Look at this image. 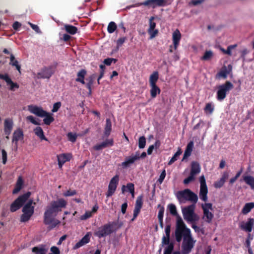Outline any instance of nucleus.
Returning <instances> with one entry per match:
<instances>
[{
    "label": "nucleus",
    "mask_w": 254,
    "mask_h": 254,
    "mask_svg": "<svg viewBox=\"0 0 254 254\" xmlns=\"http://www.w3.org/2000/svg\"><path fill=\"white\" fill-rule=\"evenodd\" d=\"M67 202L64 198H59L52 201L46 208L44 213L43 223L48 225L49 230L53 229L61 223V221L55 218L58 213L65 208Z\"/></svg>",
    "instance_id": "f257e3e1"
},
{
    "label": "nucleus",
    "mask_w": 254,
    "mask_h": 254,
    "mask_svg": "<svg viewBox=\"0 0 254 254\" xmlns=\"http://www.w3.org/2000/svg\"><path fill=\"white\" fill-rule=\"evenodd\" d=\"M177 197L181 202H185L184 200H187L192 202L194 204L197 202L198 200L197 195L188 189L179 191L177 192Z\"/></svg>",
    "instance_id": "f03ea898"
},
{
    "label": "nucleus",
    "mask_w": 254,
    "mask_h": 254,
    "mask_svg": "<svg viewBox=\"0 0 254 254\" xmlns=\"http://www.w3.org/2000/svg\"><path fill=\"white\" fill-rule=\"evenodd\" d=\"M167 4V0H146L143 2H138L134 4L127 6L126 7V9H130L132 7H138L142 5L151 7L154 8L157 6H165Z\"/></svg>",
    "instance_id": "7ed1b4c3"
},
{
    "label": "nucleus",
    "mask_w": 254,
    "mask_h": 254,
    "mask_svg": "<svg viewBox=\"0 0 254 254\" xmlns=\"http://www.w3.org/2000/svg\"><path fill=\"white\" fill-rule=\"evenodd\" d=\"M190 233V229L187 228L182 219L180 217L177 218V226L175 230V238L177 242L180 243L182 240L183 235Z\"/></svg>",
    "instance_id": "20e7f679"
},
{
    "label": "nucleus",
    "mask_w": 254,
    "mask_h": 254,
    "mask_svg": "<svg viewBox=\"0 0 254 254\" xmlns=\"http://www.w3.org/2000/svg\"><path fill=\"white\" fill-rule=\"evenodd\" d=\"M116 225L115 222H109L100 227L94 232L95 236L99 238L106 237L114 232V226Z\"/></svg>",
    "instance_id": "39448f33"
},
{
    "label": "nucleus",
    "mask_w": 254,
    "mask_h": 254,
    "mask_svg": "<svg viewBox=\"0 0 254 254\" xmlns=\"http://www.w3.org/2000/svg\"><path fill=\"white\" fill-rule=\"evenodd\" d=\"M183 241L182 244V253L189 254L193 248L194 242L193 241L190 233L183 235Z\"/></svg>",
    "instance_id": "423d86ee"
},
{
    "label": "nucleus",
    "mask_w": 254,
    "mask_h": 254,
    "mask_svg": "<svg viewBox=\"0 0 254 254\" xmlns=\"http://www.w3.org/2000/svg\"><path fill=\"white\" fill-rule=\"evenodd\" d=\"M195 204H192L182 209L184 219L187 221L193 222L198 220V217L194 213Z\"/></svg>",
    "instance_id": "0eeeda50"
},
{
    "label": "nucleus",
    "mask_w": 254,
    "mask_h": 254,
    "mask_svg": "<svg viewBox=\"0 0 254 254\" xmlns=\"http://www.w3.org/2000/svg\"><path fill=\"white\" fill-rule=\"evenodd\" d=\"M31 195V192L28 191L26 193L20 195L16 198L10 205V210L11 212H15L21 208L29 198Z\"/></svg>",
    "instance_id": "6e6552de"
},
{
    "label": "nucleus",
    "mask_w": 254,
    "mask_h": 254,
    "mask_svg": "<svg viewBox=\"0 0 254 254\" xmlns=\"http://www.w3.org/2000/svg\"><path fill=\"white\" fill-rule=\"evenodd\" d=\"M200 190L199 193L200 198L204 201L202 204V208L203 211V218L206 217V184L204 176L200 177Z\"/></svg>",
    "instance_id": "1a4fd4ad"
},
{
    "label": "nucleus",
    "mask_w": 254,
    "mask_h": 254,
    "mask_svg": "<svg viewBox=\"0 0 254 254\" xmlns=\"http://www.w3.org/2000/svg\"><path fill=\"white\" fill-rule=\"evenodd\" d=\"M233 85L230 81H227L225 84L219 86L217 92V100L220 101L223 100L227 93L233 89Z\"/></svg>",
    "instance_id": "9d476101"
},
{
    "label": "nucleus",
    "mask_w": 254,
    "mask_h": 254,
    "mask_svg": "<svg viewBox=\"0 0 254 254\" xmlns=\"http://www.w3.org/2000/svg\"><path fill=\"white\" fill-rule=\"evenodd\" d=\"M200 172V167L199 163L197 162L193 161L191 163V169L190 176L184 179L183 182L185 184H188L190 182L193 181L195 179V176Z\"/></svg>",
    "instance_id": "9b49d317"
},
{
    "label": "nucleus",
    "mask_w": 254,
    "mask_h": 254,
    "mask_svg": "<svg viewBox=\"0 0 254 254\" xmlns=\"http://www.w3.org/2000/svg\"><path fill=\"white\" fill-rule=\"evenodd\" d=\"M162 246L167 245L165 248L163 254H180L179 251L173 252L174 248V244L170 241V236H164L162 239Z\"/></svg>",
    "instance_id": "f8f14e48"
},
{
    "label": "nucleus",
    "mask_w": 254,
    "mask_h": 254,
    "mask_svg": "<svg viewBox=\"0 0 254 254\" xmlns=\"http://www.w3.org/2000/svg\"><path fill=\"white\" fill-rule=\"evenodd\" d=\"M119 182V176L115 175L113 177L109 182L108 191L106 194V196L109 197L112 196L116 190L117 186Z\"/></svg>",
    "instance_id": "ddd939ff"
},
{
    "label": "nucleus",
    "mask_w": 254,
    "mask_h": 254,
    "mask_svg": "<svg viewBox=\"0 0 254 254\" xmlns=\"http://www.w3.org/2000/svg\"><path fill=\"white\" fill-rule=\"evenodd\" d=\"M239 227L241 230L250 233L254 227V219L249 218L247 221H242L239 223Z\"/></svg>",
    "instance_id": "4468645a"
},
{
    "label": "nucleus",
    "mask_w": 254,
    "mask_h": 254,
    "mask_svg": "<svg viewBox=\"0 0 254 254\" xmlns=\"http://www.w3.org/2000/svg\"><path fill=\"white\" fill-rule=\"evenodd\" d=\"M28 110L30 113L41 118L47 114V112L44 111L41 107L35 105L28 106Z\"/></svg>",
    "instance_id": "2eb2a0df"
},
{
    "label": "nucleus",
    "mask_w": 254,
    "mask_h": 254,
    "mask_svg": "<svg viewBox=\"0 0 254 254\" xmlns=\"http://www.w3.org/2000/svg\"><path fill=\"white\" fill-rule=\"evenodd\" d=\"M24 138V134L21 128H18L15 130L13 133L12 142L15 145L17 146L18 141H22Z\"/></svg>",
    "instance_id": "dca6fc26"
},
{
    "label": "nucleus",
    "mask_w": 254,
    "mask_h": 254,
    "mask_svg": "<svg viewBox=\"0 0 254 254\" xmlns=\"http://www.w3.org/2000/svg\"><path fill=\"white\" fill-rule=\"evenodd\" d=\"M54 70L52 66L45 67L42 69L40 72L38 73V75L42 78L49 79L54 74Z\"/></svg>",
    "instance_id": "f3484780"
},
{
    "label": "nucleus",
    "mask_w": 254,
    "mask_h": 254,
    "mask_svg": "<svg viewBox=\"0 0 254 254\" xmlns=\"http://www.w3.org/2000/svg\"><path fill=\"white\" fill-rule=\"evenodd\" d=\"M154 17L152 16L149 19V27L148 29V33L150 35V39L154 38L158 33V30L155 29L156 23L153 21Z\"/></svg>",
    "instance_id": "a211bd4d"
},
{
    "label": "nucleus",
    "mask_w": 254,
    "mask_h": 254,
    "mask_svg": "<svg viewBox=\"0 0 254 254\" xmlns=\"http://www.w3.org/2000/svg\"><path fill=\"white\" fill-rule=\"evenodd\" d=\"M0 79L4 80L7 85H10L9 89L11 91H14L15 88L18 89L19 87L17 83L13 82L7 74H2L0 73Z\"/></svg>",
    "instance_id": "6ab92c4d"
},
{
    "label": "nucleus",
    "mask_w": 254,
    "mask_h": 254,
    "mask_svg": "<svg viewBox=\"0 0 254 254\" xmlns=\"http://www.w3.org/2000/svg\"><path fill=\"white\" fill-rule=\"evenodd\" d=\"M13 123L12 119H6L4 121V132L6 135V138H9V135L10 134L13 128Z\"/></svg>",
    "instance_id": "aec40b11"
},
{
    "label": "nucleus",
    "mask_w": 254,
    "mask_h": 254,
    "mask_svg": "<svg viewBox=\"0 0 254 254\" xmlns=\"http://www.w3.org/2000/svg\"><path fill=\"white\" fill-rule=\"evenodd\" d=\"M114 145V140L113 138L106 139L105 141L100 144H96L93 148L95 150H100L103 148L108 146H112Z\"/></svg>",
    "instance_id": "412c9836"
},
{
    "label": "nucleus",
    "mask_w": 254,
    "mask_h": 254,
    "mask_svg": "<svg viewBox=\"0 0 254 254\" xmlns=\"http://www.w3.org/2000/svg\"><path fill=\"white\" fill-rule=\"evenodd\" d=\"M172 38L174 49L175 50H176L181 39V34L179 30L177 29L173 33Z\"/></svg>",
    "instance_id": "4be33fe9"
},
{
    "label": "nucleus",
    "mask_w": 254,
    "mask_h": 254,
    "mask_svg": "<svg viewBox=\"0 0 254 254\" xmlns=\"http://www.w3.org/2000/svg\"><path fill=\"white\" fill-rule=\"evenodd\" d=\"M136 161V158H133L131 155H130L125 158V161L121 163V166L123 169H127L130 167Z\"/></svg>",
    "instance_id": "5701e85b"
},
{
    "label": "nucleus",
    "mask_w": 254,
    "mask_h": 254,
    "mask_svg": "<svg viewBox=\"0 0 254 254\" xmlns=\"http://www.w3.org/2000/svg\"><path fill=\"white\" fill-rule=\"evenodd\" d=\"M32 203L33 200H29L23 206L22 208L23 213L32 215L34 212V207L32 206Z\"/></svg>",
    "instance_id": "b1692460"
},
{
    "label": "nucleus",
    "mask_w": 254,
    "mask_h": 254,
    "mask_svg": "<svg viewBox=\"0 0 254 254\" xmlns=\"http://www.w3.org/2000/svg\"><path fill=\"white\" fill-rule=\"evenodd\" d=\"M90 241V236L88 234L85 235L74 247V249H78L80 247L87 244Z\"/></svg>",
    "instance_id": "393cba45"
},
{
    "label": "nucleus",
    "mask_w": 254,
    "mask_h": 254,
    "mask_svg": "<svg viewBox=\"0 0 254 254\" xmlns=\"http://www.w3.org/2000/svg\"><path fill=\"white\" fill-rule=\"evenodd\" d=\"M232 66L229 64L227 66H224L221 70L219 72L218 76L219 77L225 78L232 70Z\"/></svg>",
    "instance_id": "a878e982"
},
{
    "label": "nucleus",
    "mask_w": 254,
    "mask_h": 254,
    "mask_svg": "<svg viewBox=\"0 0 254 254\" xmlns=\"http://www.w3.org/2000/svg\"><path fill=\"white\" fill-rule=\"evenodd\" d=\"M112 130V122L109 119L106 120V125L105 127V130L104 132V137H108Z\"/></svg>",
    "instance_id": "bb28decb"
},
{
    "label": "nucleus",
    "mask_w": 254,
    "mask_h": 254,
    "mask_svg": "<svg viewBox=\"0 0 254 254\" xmlns=\"http://www.w3.org/2000/svg\"><path fill=\"white\" fill-rule=\"evenodd\" d=\"M34 133L41 139L48 141V139L45 137L44 131L40 127H37L34 129Z\"/></svg>",
    "instance_id": "cd10ccee"
},
{
    "label": "nucleus",
    "mask_w": 254,
    "mask_h": 254,
    "mask_svg": "<svg viewBox=\"0 0 254 254\" xmlns=\"http://www.w3.org/2000/svg\"><path fill=\"white\" fill-rule=\"evenodd\" d=\"M86 73L87 72L86 70L84 69H81L77 74V77L75 79L76 81L80 82L82 84H84V78Z\"/></svg>",
    "instance_id": "c85d7f7f"
},
{
    "label": "nucleus",
    "mask_w": 254,
    "mask_h": 254,
    "mask_svg": "<svg viewBox=\"0 0 254 254\" xmlns=\"http://www.w3.org/2000/svg\"><path fill=\"white\" fill-rule=\"evenodd\" d=\"M58 160H60L63 163L69 161L72 158V155L70 153H63L57 156Z\"/></svg>",
    "instance_id": "c756f323"
},
{
    "label": "nucleus",
    "mask_w": 254,
    "mask_h": 254,
    "mask_svg": "<svg viewBox=\"0 0 254 254\" xmlns=\"http://www.w3.org/2000/svg\"><path fill=\"white\" fill-rule=\"evenodd\" d=\"M126 188H127V190L130 192L132 196L134 197V186L132 183H128L126 187L125 185H123L122 187V192L123 193H124L125 191H126Z\"/></svg>",
    "instance_id": "7c9ffc66"
},
{
    "label": "nucleus",
    "mask_w": 254,
    "mask_h": 254,
    "mask_svg": "<svg viewBox=\"0 0 254 254\" xmlns=\"http://www.w3.org/2000/svg\"><path fill=\"white\" fill-rule=\"evenodd\" d=\"M23 183V181L22 178L19 177L17 181L15 188L12 190L13 194H16L20 190L22 189Z\"/></svg>",
    "instance_id": "2f4dec72"
},
{
    "label": "nucleus",
    "mask_w": 254,
    "mask_h": 254,
    "mask_svg": "<svg viewBox=\"0 0 254 254\" xmlns=\"http://www.w3.org/2000/svg\"><path fill=\"white\" fill-rule=\"evenodd\" d=\"M150 95L152 98L157 96V94L160 93L161 90L156 85H151Z\"/></svg>",
    "instance_id": "473e14b6"
},
{
    "label": "nucleus",
    "mask_w": 254,
    "mask_h": 254,
    "mask_svg": "<svg viewBox=\"0 0 254 254\" xmlns=\"http://www.w3.org/2000/svg\"><path fill=\"white\" fill-rule=\"evenodd\" d=\"M254 208V202H249L245 204L242 210V213L246 215L249 213Z\"/></svg>",
    "instance_id": "72a5a7b5"
},
{
    "label": "nucleus",
    "mask_w": 254,
    "mask_h": 254,
    "mask_svg": "<svg viewBox=\"0 0 254 254\" xmlns=\"http://www.w3.org/2000/svg\"><path fill=\"white\" fill-rule=\"evenodd\" d=\"M64 27L65 31L71 35H74L76 33L78 30L76 27L71 25L65 24Z\"/></svg>",
    "instance_id": "f704fd0d"
},
{
    "label": "nucleus",
    "mask_w": 254,
    "mask_h": 254,
    "mask_svg": "<svg viewBox=\"0 0 254 254\" xmlns=\"http://www.w3.org/2000/svg\"><path fill=\"white\" fill-rule=\"evenodd\" d=\"M159 78L158 72L157 71H154L151 74L149 77V84L151 85H156V82L157 81Z\"/></svg>",
    "instance_id": "c9c22d12"
},
{
    "label": "nucleus",
    "mask_w": 254,
    "mask_h": 254,
    "mask_svg": "<svg viewBox=\"0 0 254 254\" xmlns=\"http://www.w3.org/2000/svg\"><path fill=\"white\" fill-rule=\"evenodd\" d=\"M244 180L245 183L250 186L252 189L254 190V178L252 176H247L244 177Z\"/></svg>",
    "instance_id": "e433bc0d"
},
{
    "label": "nucleus",
    "mask_w": 254,
    "mask_h": 254,
    "mask_svg": "<svg viewBox=\"0 0 254 254\" xmlns=\"http://www.w3.org/2000/svg\"><path fill=\"white\" fill-rule=\"evenodd\" d=\"M182 151L181 148H179L178 151L175 153L173 156L171 158L170 161L168 162V165H172L174 162L177 161L179 156L182 154Z\"/></svg>",
    "instance_id": "4c0bfd02"
},
{
    "label": "nucleus",
    "mask_w": 254,
    "mask_h": 254,
    "mask_svg": "<svg viewBox=\"0 0 254 254\" xmlns=\"http://www.w3.org/2000/svg\"><path fill=\"white\" fill-rule=\"evenodd\" d=\"M44 117H45V118L43 120V122L46 125H50L54 121V118L52 116V114L49 113L47 112V114Z\"/></svg>",
    "instance_id": "58836bf2"
},
{
    "label": "nucleus",
    "mask_w": 254,
    "mask_h": 254,
    "mask_svg": "<svg viewBox=\"0 0 254 254\" xmlns=\"http://www.w3.org/2000/svg\"><path fill=\"white\" fill-rule=\"evenodd\" d=\"M117 25L114 22H110L108 26L107 30L109 33H113L117 29Z\"/></svg>",
    "instance_id": "ea45409f"
},
{
    "label": "nucleus",
    "mask_w": 254,
    "mask_h": 254,
    "mask_svg": "<svg viewBox=\"0 0 254 254\" xmlns=\"http://www.w3.org/2000/svg\"><path fill=\"white\" fill-rule=\"evenodd\" d=\"M32 252L35 254H46V250L43 248L35 247L32 248Z\"/></svg>",
    "instance_id": "a19ab883"
},
{
    "label": "nucleus",
    "mask_w": 254,
    "mask_h": 254,
    "mask_svg": "<svg viewBox=\"0 0 254 254\" xmlns=\"http://www.w3.org/2000/svg\"><path fill=\"white\" fill-rule=\"evenodd\" d=\"M146 145V138L145 136H142L138 139V147L140 149L144 148Z\"/></svg>",
    "instance_id": "79ce46f5"
},
{
    "label": "nucleus",
    "mask_w": 254,
    "mask_h": 254,
    "mask_svg": "<svg viewBox=\"0 0 254 254\" xmlns=\"http://www.w3.org/2000/svg\"><path fill=\"white\" fill-rule=\"evenodd\" d=\"M142 204H143L142 196L140 195L137 197V198L136 200L135 207L141 209L142 208Z\"/></svg>",
    "instance_id": "37998d69"
},
{
    "label": "nucleus",
    "mask_w": 254,
    "mask_h": 254,
    "mask_svg": "<svg viewBox=\"0 0 254 254\" xmlns=\"http://www.w3.org/2000/svg\"><path fill=\"white\" fill-rule=\"evenodd\" d=\"M170 213L173 215H176L177 211L176 206L173 204H170L168 206Z\"/></svg>",
    "instance_id": "c03bdc74"
},
{
    "label": "nucleus",
    "mask_w": 254,
    "mask_h": 254,
    "mask_svg": "<svg viewBox=\"0 0 254 254\" xmlns=\"http://www.w3.org/2000/svg\"><path fill=\"white\" fill-rule=\"evenodd\" d=\"M158 207L159 208V210L158 214V218L159 219H163L164 208L163 206H161V204L158 205Z\"/></svg>",
    "instance_id": "a18cd8bd"
},
{
    "label": "nucleus",
    "mask_w": 254,
    "mask_h": 254,
    "mask_svg": "<svg viewBox=\"0 0 254 254\" xmlns=\"http://www.w3.org/2000/svg\"><path fill=\"white\" fill-rule=\"evenodd\" d=\"M208 209H212V204L207 203V222H209L213 217V215L211 212H209Z\"/></svg>",
    "instance_id": "49530a36"
},
{
    "label": "nucleus",
    "mask_w": 254,
    "mask_h": 254,
    "mask_svg": "<svg viewBox=\"0 0 254 254\" xmlns=\"http://www.w3.org/2000/svg\"><path fill=\"white\" fill-rule=\"evenodd\" d=\"M225 183V182L220 178L214 183V186L215 188L219 189L223 187Z\"/></svg>",
    "instance_id": "de8ad7c7"
},
{
    "label": "nucleus",
    "mask_w": 254,
    "mask_h": 254,
    "mask_svg": "<svg viewBox=\"0 0 254 254\" xmlns=\"http://www.w3.org/2000/svg\"><path fill=\"white\" fill-rule=\"evenodd\" d=\"M32 215L26 213H23L20 217V221L22 222H26L28 221L31 218Z\"/></svg>",
    "instance_id": "09e8293b"
},
{
    "label": "nucleus",
    "mask_w": 254,
    "mask_h": 254,
    "mask_svg": "<svg viewBox=\"0 0 254 254\" xmlns=\"http://www.w3.org/2000/svg\"><path fill=\"white\" fill-rule=\"evenodd\" d=\"M76 193H77V191L76 190H67L66 192H64L63 193V195H64V196L67 197V196H73V195L76 194Z\"/></svg>",
    "instance_id": "8fccbe9b"
},
{
    "label": "nucleus",
    "mask_w": 254,
    "mask_h": 254,
    "mask_svg": "<svg viewBox=\"0 0 254 254\" xmlns=\"http://www.w3.org/2000/svg\"><path fill=\"white\" fill-rule=\"evenodd\" d=\"M67 136L68 137V140L72 142H74L76 140L77 135L75 133L69 132L67 133Z\"/></svg>",
    "instance_id": "3c124183"
},
{
    "label": "nucleus",
    "mask_w": 254,
    "mask_h": 254,
    "mask_svg": "<svg viewBox=\"0 0 254 254\" xmlns=\"http://www.w3.org/2000/svg\"><path fill=\"white\" fill-rule=\"evenodd\" d=\"M229 176L230 172L224 171L222 173L220 179H221L224 182H226V181L228 179Z\"/></svg>",
    "instance_id": "603ef678"
},
{
    "label": "nucleus",
    "mask_w": 254,
    "mask_h": 254,
    "mask_svg": "<svg viewBox=\"0 0 254 254\" xmlns=\"http://www.w3.org/2000/svg\"><path fill=\"white\" fill-rule=\"evenodd\" d=\"M61 105H62V104L60 102H58L55 103L53 105V107L52 110V112L53 113L57 112L59 110L60 107H61Z\"/></svg>",
    "instance_id": "864d4df0"
},
{
    "label": "nucleus",
    "mask_w": 254,
    "mask_h": 254,
    "mask_svg": "<svg viewBox=\"0 0 254 254\" xmlns=\"http://www.w3.org/2000/svg\"><path fill=\"white\" fill-rule=\"evenodd\" d=\"M165 176H166V171H165V169H164L162 171V172H161V174H160V175L159 176V178L157 182L160 184H161L162 183V182H163V181H164V179L165 178Z\"/></svg>",
    "instance_id": "5fc2aeb1"
},
{
    "label": "nucleus",
    "mask_w": 254,
    "mask_h": 254,
    "mask_svg": "<svg viewBox=\"0 0 254 254\" xmlns=\"http://www.w3.org/2000/svg\"><path fill=\"white\" fill-rule=\"evenodd\" d=\"M127 38L126 37H122L120 38L117 41V50L119 49V47L122 46L123 43L125 42Z\"/></svg>",
    "instance_id": "6e6d98bb"
},
{
    "label": "nucleus",
    "mask_w": 254,
    "mask_h": 254,
    "mask_svg": "<svg viewBox=\"0 0 254 254\" xmlns=\"http://www.w3.org/2000/svg\"><path fill=\"white\" fill-rule=\"evenodd\" d=\"M27 120L30 121L31 123L35 125H40V123L37 121H36L35 118L32 116H27L26 118Z\"/></svg>",
    "instance_id": "4d7b16f0"
},
{
    "label": "nucleus",
    "mask_w": 254,
    "mask_h": 254,
    "mask_svg": "<svg viewBox=\"0 0 254 254\" xmlns=\"http://www.w3.org/2000/svg\"><path fill=\"white\" fill-rule=\"evenodd\" d=\"M214 110V105L212 103H207V114H212Z\"/></svg>",
    "instance_id": "13d9d810"
},
{
    "label": "nucleus",
    "mask_w": 254,
    "mask_h": 254,
    "mask_svg": "<svg viewBox=\"0 0 254 254\" xmlns=\"http://www.w3.org/2000/svg\"><path fill=\"white\" fill-rule=\"evenodd\" d=\"M140 209H141L140 208L134 207V209L133 210V218L131 220V221H134V220L137 217V216H138L140 211Z\"/></svg>",
    "instance_id": "bf43d9fd"
},
{
    "label": "nucleus",
    "mask_w": 254,
    "mask_h": 254,
    "mask_svg": "<svg viewBox=\"0 0 254 254\" xmlns=\"http://www.w3.org/2000/svg\"><path fill=\"white\" fill-rule=\"evenodd\" d=\"M2 163L5 164L7 161V153L4 149L1 150Z\"/></svg>",
    "instance_id": "052dcab7"
},
{
    "label": "nucleus",
    "mask_w": 254,
    "mask_h": 254,
    "mask_svg": "<svg viewBox=\"0 0 254 254\" xmlns=\"http://www.w3.org/2000/svg\"><path fill=\"white\" fill-rule=\"evenodd\" d=\"M9 64L13 66H15L16 69L19 71L20 72V65L18 64V61L15 60L14 62L9 63Z\"/></svg>",
    "instance_id": "680f3d73"
},
{
    "label": "nucleus",
    "mask_w": 254,
    "mask_h": 254,
    "mask_svg": "<svg viewBox=\"0 0 254 254\" xmlns=\"http://www.w3.org/2000/svg\"><path fill=\"white\" fill-rule=\"evenodd\" d=\"M28 24H29V25L30 26V27H31V28L34 30L35 32H36L37 33H39L40 32V29L39 28V27L37 25H35V24H34L31 22H28Z\"/></svg>",
    "instance_id": "e2e57ef3"
},
{
    "label": "nucleus",
    "mask_w": 254,
    "mask_h": 254,
    "mask_svg": "<svg viewBox=\"0 0 254 254\" xmlns=\"http://www.w3.org/2000/svg\"><path fill=\"white\" fill-rule=\"evenodd\" d=\"M92 215V212L90 211H86L84 215L81 216V219L85 220L90 217H91Z\"/></svg>",
    "instance_id": "0e129e2a"
},
{
    "label": "nucleus",
    "mask_w": 254,
    "mask_h": 254,
    "mask_svg": "<svg viewBox=\"0 0 254 254\" xmlns=\"http://www.w3.org/2000/svg\"><path fill=\"white\" fill-rule=\"evenodd\" d=\"M193 147V142L192 141H190L187 144L186 150L190 151L191 152L192 151Z\"/></svg>",
    "instance_id": "69168bd1"
},
{
    "label": "nucleus",
    "mask_w": 254,
    "mask_h": 254,
    "mask_svg": "<svg viewBox=\"0 0 254 254\" xmlns=\"http://www.w3.org/2000/svg\"><path fill=\"white\" fill-rule=\"evenodd\" d=\"M21 26V24L18 21L14 22L12 24V27L15 30H18Z\"/></svg>",
    "instance_id": "338daca9"
},
{
    "label": "nucleus",
    "mask_w": 254,
    "mask_h": 254,
    "mask_svg": "<svg viewBox=\"0 0 254 254\" xmlns=\"http://www.w3.org/2000/svg\"><path fill=\"white\" fill-rule=\"evenodd\" d=\"M51 251L53 253V254H60L59 249L55 246H53L51 247Z\"/></svg>",
    "instance_id": "774afa93"
}]
</instances>
